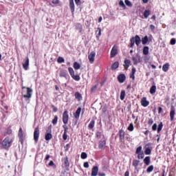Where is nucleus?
Masks as SVG:
<instances>
[{
    "label": "nucleus",
    "mask_w": 176,
    "mask_h": 176,
    "mask_svg": "<svg viewBox=\"0 0 176 176\" xmlns=\"http://www.w3.org/2000/svg\"><path fill=\"white\" fill-rule=\"evenodd\" d=\"M131 45H140V43H142V45H146V43L149 42H152V36L148 37V36H145L144 37L141 38L138 35H135V36L132 37L130 40Z\"/></svg>",
    "instance_id": "nucleus-1"
},
{
    "label": "nucleus",
    "mask_w": 176,
    "mask_h": 176,
    "mask_svg": "<svg viewBox=\"0 0 176 176\" xmlns=\"http://www.w3.org/2000/svg\"><path fill=\"white\" fill-rule=\"evenodd\" d=\"M12 142H13V139L12 138L7 137L2 142V146L4 149H8L12 146Z\"/></svg>",
    "instance_id": "nucleus-2"
},
{
    "label": "nucleus",
    "mask_w": 176,
    "mask_h": 176,
    "mask_svg": "<svg viewBox=\"0 0 176 176\" xmlns=\"http://www.w3.org/2000/svg\"><path fill=\"white\" fill-rule=\"evenodd\" d=\"M23 89H26V94L23 95V98H31L32 97V89L25 87Z\"/></svg>",
    "instance_id": "nucleus-3"
},
{
    "label": "nucleus",
    "mask_w": 176,
    "mask_h": 176,
    "mask_svg": "<svg viewBox=\"0 0 176 176\" xmlns=\"http://www.w3.org/2000/svg\"><path fill=\"white\" fill-rule=\"evenodd\" d=\"M34 140L35 144H38V141L39 140V128L38 127H36L34 129Z\"/></svg>",
    "instance_id": "nucleus-4"
},
{
    "label": "nucleus",
    "mask_w": 176,
    "mask_h": 176,
    "mask_svg": "<svg viewBox=\"0 0 176 176\" xmlns=\"http://www.w3.org/2000/svg\"><path fill=\"white\" fill-rule=\"evenodd\" d=\"M69 119V116H68V111H65L63 114V122L64 124H67V123H68Z\"/></svg>",
    "instance_id": "nucleus-5"
},
{
    "label": "nucleus",
    "mask_w": 176,
    "mask_h": 176,
    "mask_svg": "<svg viewBox=\"0 0 176 176\" xmlns=\"http://www.w3.org/2000/svg\"><path fill=\"white\" fill-rule=\"evenodd\" d=\"M29 67H30V59L28 58V57H26V58L24 60V63H23V69L27 71L28 70Z\"/></svg>",
    "instance_id": "nucleus-6"
},
{
    "label": "nucleus",
    "mask_w": 176,
    "mask_h": 176,
    "mask_svg": "<svg viewBox=\"0 0 176 176\" xmlns=\"http://www.w3.org/2000/svg\"><path fill=\"white\" fill-rule=\"evenodd\" d=\"M88 58L89 60V63L91 64H93V63H94V58H96V53L94 52V51L91 52L89 56H88Z\"/></svg>",
    "instance_id": "nucleus-7"
},
{
    "label": "nucleus",
    "mask_w": 176,
    "mask_h": 176,
    "mask_svg": "<svg viewBox=\"0 0 176 176\" xmlns=\"http://www.w3.org/2000/svg\"><path fill=\"white\" fill-rule=\"evenodd\" d=\"M19 141L21 144H23L24 142V134L23 133V129L20 128L19 131Z\"/></svg>",
    "instance_id": "nucleus-8"
},
{
    "label": "nucleus",
    "mask_w": 176,
    "mask_h": 176,
    "mask_svg": "<svg viewBox=\"0 0 176 176\" xmlns=\"http://www.w3.org/2000/svg\"><path fill=\"white\" fill-rule=\"evenodd\" d=\"M118 54V46L114 45L111 52V57H115Z\"/></svg>",
    "instance_id": "nucleus-9"
},
{
    "label": "nucleus",
    "mask_w": 176,
    "mask_h": 176,
    "mask_svg": "<svg viewBox=\"0 0 176 176\" xmlns=\"http://www.w3.org/2000/svg\"><path fill=\"white\" fill-rule=\"evenodd\" d=\"M69 6L70 8V10L72 14H74V12H75V3H74V0H69Z\"/></svg>",
    "instance_id": "nucleus-10"
},
{
    "label": "nucleus",
    "mask_w": 176,
    "mask_h": 176,
    "mask_svg": "<svg viewBox=\"0 0 176 176\" xmlns=\"http://www.w3.org/2000/svg\"><path fill=\"white\" fill-rule=\"evenodd\" d=\"M118 82L120 83H124V80H126V75L124 74H120L118 76Z\"/></svg>",
    "instance_id": "nucleus-11"
},
{
    "label": "nucleus",
    "mask_w": 176,
    "mask_h": 176,
    "mask_svg": "<svg viewBox=\"0 0 176 176\" xmlns=\"http://www.w3.org/2000/svg\"><path fill=\"white\" fill-rule=\"evenodd\" d=\"M80 112H82V108L78 107L77 109V110L76 111V112L74 113V118L76 119H79V118L80 116Z\"/></svg>",
    "instance_id": "nucleus-12"
},
{
    "label": "nucleus",
    "mask_w": 176,
    "mask_h": 176,
    "mask_svg": "<svg viewBox=\"0 0 176 176\" xmlns=\"http://www.w3.org/2000/svg\"><path fill=\"white\" fill-rule=\"evenodd\" d=\"M141 104L142 107H146L149 105V101L146 100V98H142Z\"/></svg>",
    "instance_id": "nucleus-13"
},
{
    "label": "nucleus",
    "mask_w": 176,
    "mask_h": 176,
    "mask_svg": "<svg viewBox=\"0 0 176 176\" xmlns=\"http://www.w3.org/2000/svg\"><path fill=\"white\" fill-rule=\"evenodd\" d=\"M98 174V166H94L92 168L91 175L97 176Z\"/></svg>",
    "instance_id": "nucleus-14"
},
{
    "label": "nucleus",
    "mask_w": 176,
    "mask_h": 176,
    "mask_svg": "<svg viewBox=\"0 0 176 176\" xmlns=\"http://www.w3.org/2000/svg\"><path fill=\"white\" fill-rule=\"evenodd\" d=\"M107 145V142L105 140L100 141L99 142L98 148L99 149H104Z\"/></svg>",
    "instance_id": "nucleus-15"
},
{
    "label": "nucleus",
    "mask_w": 176,
    "mask_h": 176,
    "mask_svg": "<svg viewBox=\"0 0 176 176\" xmlns=\"http://www.w3.org/2000/svg\"><path fill=\"white\" fill-rule=\"evenodd\" d=\"M151 15V10H145L143 14L144 19H148Z\"/></svg>",
    "instance_id": "nucleus-16"
},
{
    "label": "nucleus",
    "mask_w": 176,
    "mask_h": 176,
    "mask_svg": "<svg viewBox=\"0 0 176 176\" xmlns=\"http://www.w3.org/2000/svg\"><path fill=\"white\" fill-rule=\"evenodd\" d=\"M144 163L146 166H149L151 164V157L147 156L144 159Z\"/></svg>",
    "instance_id": "nucleus-17"
},
{
    "label": "nucleus",
    "mask_w": 176,
    "mask_h": 176,
    "mask_svg": "<svg viewBox=\"0 0 176 176\" xmlns=\"http://www.w3.org/2000/svg\"><path fill=\"white\" fill-rule=\"evenodd\" d=\"M174 116H175V110H174V109H171L170 112V118L171 122L174 120Z\"/></svg>",
    "instance_id": "nucleus-18"
},
{
    "label": "nucleus",
    "mask_w": 176,
    "mask_h": 176,
    "mask_svg": "<svg viewBox=\"0 0 176 176\" xmlns=\"http://www.w3.org/2000/svg\"><path fill=\"white\" fill-rule=\"evenodd\" d=\"M169 68H170V64H168V63L164 64L162 66V71H164V72H167V71H168Z\"/></svg>",
    "instance_id": "nucleus-19"
},
{
    "label": "nucleus",
    "mask_w": 176,
    "mask_h": 176,
    "mask_svg": "<svg viewBox=\"0 0 176 176\" xmlns=\"http://www.w3.org/2000/svg\"><path fill=\"white\" fill-rule=\"evenodd\" d=\"M76 28L78 31H79V32H82L83 30V26L80 23H77L76 25Z\"/></svg>",
    "instance_id": "nucleus-20"
},
{
    "label": "nucleus",
    "mask_w": 176,
    "mask_h": 176,
    "mask_svg": "<svg viewBox=\"0 0 176 176\" xmlns=\"http://www.w3.org/2000/svg\"><path fill=\"white\" fill-rule=\"evenodd\" d=\"M117 68H119V62H115L111 66V69L113 71H115Z\"/></svg>",
    "instance_id": "nucleus-21"
},
{
    "label": "nucleus",
    "mask_w": 176,
    "mask_h": 176,
    "mask_svg": "<svg viewBox=\"0 0 176 176\" xmlns=\"http://www.w3.org/2000/svg\"><path fill=\"white\" fill-rule=\"evenodd\" d=\"M132 60L133 61L134 65H137L139 63H141V60L140 58H137L136 57H133Z\"/></svg>",
    "instance_id": "nucleus-22"
},
{
    "label": "nucleus",
    "mask_w": 176,
    "mask_h": 176,
    "mask_svg": "<svg viewBox=\"0 0 176 176\" xmlns=\"http://www.w3.org/2000/svg\"><path fill=\"white\" fill-rule=\"evenodd\" d=\"M119 133H120V141H123V140H124V131L120 130Z\"/></svg>",
    "instance_id": "nucleus-23"
},
{
    "label": "nucleus",
    "mask_w": 176,
    "mask_h": 176,
    "mask_svg": "<svg viewBox=\"0 0 176 176\" xmlns=\"http://www.w3.org/2000/svg\"><path fill=\"white\" fill-rule=\"evenodd\" d=\"M149 54V47H144L143 48V54H144V56H147V54Z\"/></svg>",
    "instance_id": "nucleus-24"
},
{
    "label": "nucleus",
    "mask_w": 176,
    "mask_h": 176,
    "mask_svg": "<svg viewBox=\"0 0 176 176\" xmlns=\"http://www.w3.org/2000/svg\"><path fill=\"white\" fill-rule=\"evenodd\" d=\"M156 93V85H153L150 88V94H155Z\"/></svg>",
    "instance_id": "nucleus-25"
},
{
    "label": "nucleus",
    "mask_w": 176,
    "mask_h": 176,
    "mask_svg": "<svg viewBox=\"0 0 176 176\" xmlns=\"http://www.w3.org/2000/svg\"><path fill=\"white\" fill-rule=\"evenodd\" d=\"M73 67L76 71H78V69H80V64H79L78 62H75Z\"/></svg>",
    "instance_id": "nucleus-26"
},
{
    "label": "nucleus",
    "mask_w": 176,
    "mask_h": 176,
    "mask_svg": "<svg viewBox=\"0 0 176 176\" xmlns=\"http://www.w3.org/2000/svg\"><path fill=\"white\" fill-rule=\"evenodd\" d=\"M74 96H75V98L77 100H78V101H80V100H82V94H80V93L76 92Z\"/></svg>",
    "instance_id": "nucleus-27"
},
{
    "label": "nucleus",
    "mask_w": 176,
    "mask_h": 176,
    "mask_svg": "<svg viewBox=\"0 0 176 176\" xmlns=\"http://www.w3.org/2000/svg\"><path fill=\"white\" fill-rule=\"evenodd\" d=\"M124 97H126V91L124 90L121 91L120 97V100L123 101V100H124Z\"/></svg>",
    "instance_id": "nucleus-28"
},
{
    "label": "nucleus",
    "mask_w": 176,
    "mask_h": 176,
    "mask_svg": "<svg viewBox=\"0 0 176 176\" xmlns=\"http://www.w3.org/2000/svg\"><path fill=\"white\" fill-rule=\"evenodd\" d=\"M60 78H67L68 76V74L65 71H61L60 73Z\"/></svg>",
    "instance_id": "nucleus-29"
},
{
    "label": "nucleus",
    "mask_w": 176,
    "mask_h": 176,
    "mask_svg": "<svg viewBox=\"0 0 176 176\" xmlns=\"http://www.w3.org/2000/svg\"><path fill=\"white\" fill-rule=\"evenodd\" d=\"M52 138H53V135H52V133H48L45 135L46 141H50Z\"/></svg>",
    "instance_id": "nucleus-30"
},
{
    "label": "nucleus",
    "mask_w": 176,
    "mask_h": 176,
    "mask_svg": "<svg viewBox=\"0 0 176 176\" xmlns=\"http://www.w3.org/2000/svg\"><path fill=\"white\" fill-rule=\"evenodd\" d=\"M131 64V61H130V60L126 59L124 60L125 68L126 67V69H127V68H129V67H130Z\"/></svg>",
    "instance_id": "nucleus-31"
},
{
    "label": "nucleus",
    "mask_w": 176,
    "mask_h": 176,
    "mask_svg": "<svg viewBox=\"0 0 176 176\" xmlns=\"http://www.w3.org/2000/svg\"><path fill=\"white\" fill-rule=\"evenodd\" d=\"M68 71L72 77H73L75 75V71H74V69L72 67H69Z\"/></svg>",
    "instance_id": "nucleus-32"
},
{
    "label": "nucleus",
    "mask_w": 176,
    "mask_h": 176,
    "mask_svg": "<svg viewBox=\"0 0 176 176\" xmlns=\"http://www.w3.org/2000/svg\"><path fill=\"white\" fill-rule=\"evenodd\" d=\"M127 130H129V131H134V124L133 123H131L129 125Z\"/></svg>",
    "instance_id": "nucleus-33"
},
{
    "label": "nucleus",
    "mask_w": 176,
    "mask_h": 176,
    "mask_svg": "<svg viewBox=\"0 0 176 176\" xmlns=\"http://www.w3.org/2000/svg\"><path fill=\"white\" fill-rule=\"evenodd\" d=\"M119 5L120 6H122V9H124V10H125V9H126V5L124 4V2H123L122 0H120L119 1Z\"/></svg>",
    "instance_id": "nucleus-34"
},
{
    "label": "nucleus",
    "mask_w": 176,
    "mask_h": 176,
    "mask_svg": "<svg viewBox=\"0 0 176 176\" xmlns=\"http://www.w3.org/2000/svg\"><path fill=\"white\" fill-rule=\"evenodd\" d=\"M125 5L126 6H129V8H132L133 7V3H131V1H130L129 0H125Z\"/></svg>",
    "instance_id": "nucleus-35"
},
{
    "label": "nucleus",
    "mask_w": 176,
    "mask_h": 176,
    "mask_svg": "<svg viewBox=\"0 0 176 176\" xmlns=\"http://www.w3.org/2000/svg\"><path fill=\"white\" fill-rule=\"evenodd\" d=\"M145 155H151L152 153V150L149 147L146 148L144 151Z\"/></svg>",
    "instance_id": "nucleus-36"
},
{
    "label": "nucleus",
    "mask_w": 176,
    "mask_h": 176,
    "mask_svg": "<svg viewBox=\"0 0 176 176\" xmlns=\"http://www.w3.org/2000/svg\"><path fill=\"white\" fill-rule=\"evenodd\" d=\"M140 164V160H134L133 162V166L134 167H138V165Z\"/></svg>",
    "instance_id": "nucleus-37"
},
{
    "label": "nucleus",
    "mask_w": 176,
    "mask_h": 176,
    "mask_svg": "<svg viewBox=\"0 0 176 176\" xmlns=\"http://www.w3.org/2000/svg\"><path fill=\"white\" fill-rule=\"evenodd\" d=\"M162 129H163V122H160V124L158 125L157 133H160Z\"/></svg>",
    "instance_id": "nucleus-38"
},
{
    "label": "nucleus",
    "mask_w": 176,
    "mask_h": 176,
    "mask_svg": "<svg viewBox=\"0 0 176 176\" xmlns=\"http://www.w3.org/2000/svg\"><path fill=\"white\" fill-rule=\"evenodd\" d=\"M95 124H96V122H94V120L91 121L88 126L89 129H94Z\"/></svg>",
    "instance_id": "nucleus-39"
},
{
    "label": "nucleus",
    "mask_w": 176,
    "mask_h": 176,
    "mask_svg": "<svg viewBox=\"0 0 176 176\" xmlns=\"http://www.w3.org/2000/svg\"><path fill=\"white\" fill-rule=\"evenodd\" d=\"M57 122H58V116H55L54 118L52 120V124H57Z\"/></svg>",
    "instance_id": "nucleus-40"
},
{
    "label": "nucleus",
    "mask_w": 176,
    "mask_h": 176,
    "mask_svg": "<svg viewBox=\"0 0 176 176\" xmlns=\"http://www.w3.org/2000/svg\"><path fill=\"white\" fill-rule=\"evenodd\" d=\"M138 155V158L139 160H140V159H144V156H145V155L144 154V152L139 153Z\"/></svg>",
    "instance_id": "nucleus-41"
},
{
    "label": "nucleus",
    "mask_w": 176,
    "mask_h": 176,
    "mask_svg": "<svg viewBox=\"0 0 176 176\" xmlns=\"http://www.w3.org/2000/svg\"><path fill=\"white\" fill-rule=\"evenodd\" d=\"M142 146H139L136 148V152L135 153L138 155V153H142Z\"/></svg>",
    "instance_id": "nucleus-42"
},
{
    "label": "nucleus",
    "mask_w": 176,
    "mask_h": 176,
    "mask_svg": "<svg viewBox=\"0 0 176 176\" xmlns=\"http://www.w3.org/2000/svg\"><path fill=\"white\" fill-rule=\"evenodd\" d=\"M153 165L148 166V168L146 169L147 173H152L153 171Z\"/></svg>",
    "instance_id": "nucleus-43"
},
{
    "label": "nucleus",
    "mask_w": 176,
    "mask_h": 176,
    "mask_svg": "<svg viewBox=\"0 0 176 176\" xmlns=\"http://www.w3.org/2000/svg\"><path fill=\"white\" fill-rule=\"evenodd\" d=\"M74 80H76L78 82V80H80V76H75V74L72 77Z\"/></svg>",
    "instance_id": "nucleus-44"
},
{
    "label": "nucleus",
    "mask_w": 176,
    "mask_h": 176,
    "mask_svg": "<svg viewBox=\"0 0 176 176\" xmlns=\"http://www.w3.org/2000/svg\"><path fill=\"white\" fill-rule=\"evenodd\" d=\"M96 34H97V36H101V28H98V30H96Z\"/></svg>",
    "instance_id": "nucleus-45"
},
{
    "label": "nucleus",
    "mask_w": 176,
    "mask_h": 176,
    "mask_svg": "<svg viewBox=\"0 0 176 176\" xmlns=\"http://www.w3.org/2000/svg\"><path fill=\"white\" fill-rule=\"evenodd\" d=\"M81 159H87V153L83 152L81 153Z\"/></svg>",
    "instance_id": "nucleus-46"
},
{
    "label": "nucleus",
    "mask_w": 176,
    "mask_h": 176,
    "mask_svg": "<svg viewBox=\"0 0 176 176\" xmlns=\"http://www.w3.org/2000/svg\"><path fill=\"white\" fill-rule=\"evenodd\" d=\"M65 60L64 58L60 56L58 58L57 62L59 63H64Z\"/></svg>",
    "instance_id": "nucleus-47"
},
{
    "label": "nucleus",
    "mask_w": 176,
    "mask_h": 176,
    "mask_svg": "<svg viewBox=\"0 0 176 176\" xmlns=\"http://www.w3.org/2000/svg\"><path fill=\"white\" fill-rule=\"evenodd\" d=\"M52 3H53V5H58V3H60V0H52Z\"/></svg>",
    "instance_id": "nucleus-48"
},
{
    "label": "nucleus",
    "mask_w": 176,
    "mask_h": 176,
    "mask_svg": "<svg viewBox=\"0 0 176 176\" xmlns=\"http://www.w3.org/2000/svg\"><path fill=\"white\" fill-rule=\"evenodd\" d=\"M153 131H156L157 130V124H154L152 126Z\"/></svg>",
    "instance_id": "nucleus-49"
},
{
    "label": "nucleus",
    "mask_w": 176,
    "mask_h": 176,
    "mask_svg": "<svg viewBox=\"0 0 176 176\" xmlns=\"http://www.w3.org/2000/svg\"><path fill=\"white\" fill-rule=\"evenodd\" d=\"M63 138L64 141H67V139L68 138V135H67L66 133H64L63 135Z\"/></svg>",
    "instance_id": "nucleus-50"
},
{
    "label": "nucleus",
    "mask_w": 176,
    "mask_h": 176,
    "mask_svg": "<svg viewBox=\"0 0 176 176\" xmlns=\"http://www.w3.org/2000/svg\"><path fill=\"white\" fill-rule=\"evenodd\" d=\"M175 43H176L175 38H171V40H170V45H175Z\"/></svg>",
    "instance_id": "nucleus-51"
},
{
    "label": "nucleus",
    "mask_w": 176,
    "mask_h": 176,
    "mask_svg": "<svg viewBox=\"0 0 176 176\" xmlns=\"http://www.w3.org/2000/svg\"><path fill=\"white\" fill-rule=\"evenodd\" d=\"M96 89H97V86L95 85L91 87V91L93 93V92L96 91Z\"/></svg>",
    "instance_id": "nucleus-52"
},
{
    "label": "nucleus",
    "mask_w": 176,
    "mask_h": 176,
    "mask_svg": "<svg viewBox=\"0 0 176 176\" xmlns=\"http://www.w3.org/2000/svg\"><path fill=\"white\" fill-rule=\"evenodd\" d=\"M84 167H85V168H89V162H85Z\"/></svg>",
    "instance_id": "nucleus-53"
},
{
    "label": "nucleus",
    "mask_w": 176,
    "mask_h": 176,
    "mask_svg": "<svg viewBox=\"0 0 176 176\" xmlns=\"http://www.w3.org/2000/svg\"><path fill=\"white\" fill-rule=\"evenodd\" d=\"M66 166H69V162H68V158H66L64 162Z\"/></svg>",
    "instance_id": "nucleus-54"
},
{
    "label": "nucleus",
    "mask_w": 176,
    "mask_h": 176,
    "mask_svg": "<svg viewBox=\"0 0 176 176\" xmlns=\"http://www.w3.org/2000/svg\"><path fill=\"white\" fill-rule=\"evenodd\" d=\"M74 2L76 6H79V3L80 2V0H74Z\"/></svg>",
    "instance_id": "nucleus-55"
},
{
    "label": "nucleus",
    "mask_w": 176,
    "mask_h": 176,
    "mask_svg": "<svg viewBox=\"0 0 176 176\" xmlns=\"http://www.w3.org/2000/svg\"><path fill=\"white\" fill-rule=\"evenodd\" d=\"M148 124H153V120L152 118L148 120Z\"/></svg>",
    "instance_id": "nucleus-56"
},
{
    "label": "nucleus",
    "mask_w": 176,
    "mask_h": 176,
    "mask_svg": "<svg viewBox=\"0 0 176 176\" xmlns=\"http://www.w3.org/2000/svg\"><path fill=\"white\" fill-rule=\"evenodd\" d=\"M135 72H136L135 68L133 67V68L132 69L131 74H133V75H135Z\"/></svg>",
    "instance_id": "nucleus-57"
},
{
    "label": "nucleus",
    "mask_w": 176,
    "mask_h": 176,
    "mask_svg": "<svg viewBox=\"0 0 176 176\" xmlns=\"http://www.w3.org/2000/svg\"><path fill=\"white\" fill-rule=\"evenodd\" d=\"M7 134H12V129H7Z\"/></svg>",
    "instance_id": "nucleus-58"
},
{
    "label": "nucleus",
    "mask_w": 176,
    "mask_h": 176,
    "mask_svg": "<svg viewBox=\"0 0 176 176\" xmlns=\"http://www.w3.org/2000/svg\"><path fill=\"white\" fill-rule=\"evenodd\" d=\"M53 107V111L54 112H57V111H58V109H57V107H54V106H52Z\"/></svg>",
    "instance_id": "nucleus-59"
},
{
    "label": "nucleus",
    "mask_w": 176,
    "mask_h": 176,
    "mask_svg": "<svg viewBox=\"0 0 176 176\" xmlns=\"http://www.w3.org/2000/svg\"><path fill=\"white\" fill-rule=\"evenodd\" d=\"M155 27L154 25H150V29H151V30H155Z\"/></svg>",
    "instance_id": "nucleus-60"
},
{
    "label": "nucleus",
    "mask_w": 176,
    "mask_h": 176,
    "mask_svg": "<svg viewBox=\"0 0 176 176\" xmlns=\"http://www.w3.org/2000/svg\"><path fill=\"white\" fill-rule=\"evenodd\" d=\"M130 78L133 80L135 79V76H134V74H132L130 75Z\"/></svg>",
    "instance_id": "nucleus-61"
},
{
    "label": "nucleus",
    "mask_w": 176,
    "mask_h": 176,
    "mask_svg": "<svg viewBox=\"0 0 176 176\" xmlns=\"http://www.w3.org/2000/svg\"><path fill=\"white\" fill-rule=\"evenodd\" d=\"M130 175V173L129 171H126L124 173V176H129Z\"/></svg>",
    "instance_id": "nucleus-62"
},
{
    "label": "nucleus",
    "mask_w": 176,
    "mask_h": 176,
    "mask_svg": "<svg viewBox=\"0 0 176 176\" xmlns=\"http://www.w3.org/2000/svg\"><path fill=\"white\" fill-rule=\"evenodd\" d=\"M49 166H54V162H53V161H50L49 163Z\"/></svg>",
    "instance_id": "nucleus-63"
},
{
    "label": "nucleus",
    "mask_w": 176,
    "mask_h": 176,
    "mask_svg": "<svg viewBox=\"0 0 176 176\" xmlns=\"http://www.w3.org/2000/svg\"><path fill=\"white\" fill-rule=\"evenodd\" d=\"M98 175H99V176H105V173H98Z\"/></svg>",
    "instance_id": "nucleus-64"
}]
</instances>
